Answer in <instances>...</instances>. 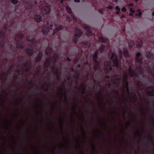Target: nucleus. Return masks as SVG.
Wrapping results in <instances>:
<instances>
[{
  "instance_id": "nucleus-29",
  "label": "nucleus",
  "mask_w": 154,
  "mask_h": 154,
  "mask_svg": "<svg viewBox=\"0 0 154 154\" xmlns=\"http://www.w3.org/2000/svg\"><path fill=\"white\" fill-rule=\"evenodd\" d=\"M107 8L109 9H112V7L111 6H109L107 7Z\"/></svg>"
},
{
  "instance_id": "nucleus-16",
  "label": "nucleus",
  "mask_w": 154,
  "mask_h": 154,
  "mask_svg": "<svg viewBox=\"0 0 154 154\" xmlns=\"http://www.w3.org/2000/svg\"><path fill=\"white\" fill-rule=\"evenodd\" d=\"M137 12L138 13V14L137 13L136 14V16L138 17H140L141 15V13L140 10H138L137 11Z\"/></svg>"
},
{
  "instance_id": "nucleus-41",
  "label": "nucleus",
  "mask_w": 154,
  "mask_h": 154,
  "mask_svg": "<svg viewBox=\"0 0 154 154\" xmlns=\"http://www.w3.org/2000/svg\"><path fill=\"white\" fill-rule=\"evenodd\" d=\"M117 0H115V2H117Z\"/></svg>"
},
{
  "instance_id": "nucleus-32",
  "label": "nucleus",
  "mask_w": 154,
  "mask_h": 154,
  "mask_svg": "<svg viewBox=\"0 0 154 154\" xmlns=\"http://www.w3.org/2000/svg\"><path fill=\"white\" fill-rule=\"evenodd\" d=\"M119 54H120V56L121 57V56H122V52L121 50L119 51Z\"/></svg>"
},
{
  "instance_id": "nucleus-36",
  "label": "nucleus",
  "mask_w": 154,
  "mask_h": 154,
  "mask_svg": "<svg viewBox=\"0 0 154 154\" xmlns=\"http://www.w3.org/2000/svg\"><path fill=\"white\" fill-rule=\"evenodd\" d=\"M120 11H118L116 13L117 14H118L119 12Z\"/></svg>"
},
{
  "instance_id": "nucleus-18",
  "label": "nucleus",
  "mask_w": 154,
  "mask_h": 154,
  "mask_svg": "<svg viewBox=\"0 0 154 154\" xmlns=\"http://www.w3.org/2000/svg\"><path fill=\"white\" fill-rule=\"evenodd\" d=\"M51 48L49 47L47 48L45 52L46 54H48L51 51Z\"/></svg>"
},
{
  "instance_id": "nucleus-12",
  "label": "nucleus",
  "mask_w": 154,
  "mask_h": 154,
  "mask_svg": "<svg viewBox=\"0 0 154 154\" xmlns=\"http://www.w3.org/2000/svg\"><path fill=\"white\" fill-rule=\"evenodd\" d=\"M140 53L139 52H138L137 53L136 55L137 57L136 58V60L139 63H141L142 62V60L141 59H139L138 57L140 55Z\"/></svg>"
},
{
  "instance_id": "nucleus-3",
  "label": "nucleus",
  "mask_w": 154,
  "mask_h": 154,
  "mask_svg": "<svg viewBox=\"0 0 154 154\" xmlns=\"http://www.w3.org/2000/svg\"><path fill=\"white\" fill-rule=\"evenodd\" d=\"M51 9L49 7H43L42 9V12L44 14H47L49 13Z\"/></svg>"
},
{
  "instance_id": "nucleus-15",
  "label": "nucleus",
  "mask_w": 154,
  "mask_h": 154,
  "mask_svg": "<svg viewBox=\"0 0 154 154\" xmlns=\"http://www.w3.org/2000/svg\"><path fill=\"white\" fill-rule=\"evenodd\" d=\"M26 53L28 54L31 55L33 53V51L31 49H28L26 50Z\"/></svg>"
},
{
  "instance_id": "nucleus-40",
  "label": "nucleus",
  "mask_w": 154,
  "mask_h": 154,
  "mask_svg": "<svg viewBox=\"0 0 154 154\" xmlns=\"http://www.w3.org/2000/svg\"><path fill=\"white\" fill-rule=\"evenodd\" d=\"M122 17H123V18H125V16H124V15H123V16H122Z\"/></svg>"
},
{
  "instance_id": "nucleus-6",
  "label": "nucleus",
  "mask_w": 154,
  "mask_h": 154,
  "mask_svg": "<svg viewBox=\"0 0 154 154\" xmlns=\"http://www.w3.org/2000/svg\"><path fill=\"white\" fill-rule=\"evenodd\" d=\"M127 74L126 73L125 75L123 77V80L124 82H125L126 85V90L128 92V82L126 80L127 78Z\"/></svg>"
},
{
  "instance_id": "nucleus-4",
  "label": "nucleus",
  "mask_w": 154,
  "mask_h": 154,
  "mask_svg": "<svg viewBox=\"0 0 154 154\" xmlns=\"http://www.w3.org/2000/svg\"><path fill=\"white\" fill-rule=\"evenodd\" d=\"M111 64V63L110 61L106 62L105 63V68L106 70H109L112 69V67Z\"/></svg>"
},
{
  "instance_id": "nucleus-46",
  "label": "nucleus",
  "mask_w": 154,
  "mask_h": 154,
  "mask_svg": "<svg viewBox=\"0 0 154 154\" xmlns=\"http://www.w3.org/2000/svg\"><path fill=\"white\" fill-rule=\"evenodd\" d=\"M79 66H80V65H78V67H79Z\"/></svg>"
},
{
  "instance_id": "nucleus-10",
  "label": "nucleus",
  "mask_w": 154,
  "mask_h": 154,
  "mask_svg": "<svg viewBox=\"0 0 154 154\" xmlns=\"http://www.w3.org/2000/svg\"><path fill=\"white\" fill-rule=\"evenodd\" d=\"M35 19L37 22H39L42 20L41 16L38 15H36L35 16Z\"/></svg>"
},
{
  "instance_id": "nucleus-9",
  "label": "nucleus",
  "mask_w": 154,
  "mask_h": 154,
  "mask_svg": "<svg viewBox=\"0 0 154 154\" xmlns=\"http://www.w3.org/2000/svg\"><path fill=\"white\" fill-rule=\"evenodd\" d=\"M49 31V29L47 27H44L42 29V32L44 34H46Z\"/></svg>"
},
{
  "instance_id": "nucleus-7",
  "label": "nucleus",
  "mask_w": 154,
  "mask_h": 154,
  "mask_svg": "<svg viewBox=\"0 0 154 154\" xmlns=\"http://www.w3.org/2000/svg\"><path fill=\"white\" fill-rule=\"evenodd\" d=\"M83 32L80 29H76L75 32V35L76 36L80 37L82 34Z\"/></svg>"
},
{
  "instance_id": "nucleus-2",
  "label": "nucleus",
  "mask_w": 154,
  "mask_h": 154,
  "mask_svg": "<svg viewBox=\"0 0 154 154\" xmlns=\"http://www.w3.org/2000/svg\"><path fill=\"white\" fill-rule=\"evenodd\" d=\"M111 58L113 60V65L112 66H115L116 67H117L118 66L117 59L115 53H113L112 54Z\"/></svg>"
},
{
  "instance_id": "nucleus-35",
  "label": "nucleus",
  "mask_w": 154,
  "mask_h": 154,
  "mask_svg": "<svg viewBox=\"0 0 154 154\" xmlns=\"http://www.w3.org/2000/svg\"><path fill=\"white\" fill-rule=\"evenodd\" d=\"M74 1L75 2H79V0H74Z\"/></svg>"
},
{
  "instance_id": "nucleus-44",
  "label": "nucleus",
  "mask_w": 154,
  "mask_h": 154,
  "mask_svg": "<svg viewBox=\"0 0 154 154\" xmlns=\"http://www.w3.org/2000/svg\"><path fill=\"white\" fill-rule=\"evenodd\" d=\"M22 37H23V35H22V36H20V38H22Z\"/></svg>"
},
{
  "instance_id": "nucleus-21",
  "label": "nucleus",
  "mask_w": 154,
  "mask_h": 154,
  "mask_svg": "<svg viewBox=\"0 0 154 154\" xmlns=\"http://www.w3.org/2000/svg\"><path fill=\"white\" fill-rule=\"evenodd\" d=\"M105 48V46L103 45H101L100 46V50L101 52L103 51V48Z\"/></svg>"
},
{
  "instance_id": "nucleus-8",
  "label": "nucleus",
  "mask_w": 154,
  "mask_h": 154,
  "mask_svg": "<svg viewBox=\"0 0 154 154\" xmlns=\"http://www.w3.org/2000/svg\"><path fill=\"white\" fill-rule=\"evenodd\" d=\"M84 28L87 32V35H91L92 34V32L91 31L89 28L88 26H85Z\"/></svg>"
},
{
  "instance_id": "nucleus-20",
  "label": "nucleus",
  "mask_w": 154,
  "mask_h": 154,
  "mask_svg": "<svg viewBox=\"0 0 154 154\" xmlns=\"http://www.w3.org/2000/svg\"><path fill=\"white\" fill-rule=\"evenodd\" d=\"M124 54L125 56H127L128 55L127 50L126 49L124 50Z\"/></svg>"
},
{
  "instance_id": "nucleus-25",
  "label": "nucleus",
  "mask_w": 154,
  "mask_h": 154,
  "mask_svg": "<svg viewBox=\"0 0 154 154\" xmlns=\"http://www.w3.org/2000/svg\"><path fill=\"white\" fill-rule=\"evenodd\" d=\"M12 2L14 4H16L17 3V0H12Z\"/></svg>"
},
{
  "instance_id": "nucleus-1",
  "label": "nucleus",
  "mask_w": 154,
  "mask_h": 154,
  "mask_svg": "<svg viewBox=\"0 0 154 154\" xmlns=\"http://www.w3.org/2000/svg\"><path fill=\"white\" fill-rule=\"evenodd\" d=\"M62 26H57L56 24H55L54 25H51V29H54V32L53 33L54 34L55 33H56L57 32H58L62 29Z\"/></svg>"
},
{
  "instance_id": "nucleus-24",
  "label": "nucleus",
  "mask_w": 154,
  "mask_h": 154,
  "mask_svg": "<svg viewBox=\"0 0 154 154\" xmlns=\"http://www.w3.org/2000/svg\"><path fill=\"white\" fill-rule=\"evenodd\" d=\"M146 55L147 57H149L151 55V52L149 51L147 52L146 53Z\"/></svg>"
},
{
  "instance_id": "nucleus-34",
  "label": "nucleus",
  "mask_w": 154,
  "mask_h": 154,
  "mask_svg": "<svg viewBox=\"0 0 154 154\" xmlns=\"http://www.w3.org/2000/svg\"><path fill=\"white\" fill-rule=\"evenodd\" d=\"M42 57V54H39V55L38 56V57H39V59H40L41 57Z\"/></svg>"
},
{
  "instance_id": "nucleus-23",
  "label": "nucleus",
  "mask_w": 154,
  "mask_h": 154,
  "mask_svg": "<svg viewBox=\"0 0 154 154\" xmlns=\"http://www.w3.org/2000/svg\"><path fill=\"white\" fill-rule=\"evenodd\" d=\"M27 41H30V42H31L32 43H34V42H36V41L35 39H31V40H30L28 38H27Z\"/></svg>"
},
{
  "instance_id": "nucleus-31",
  "label": "nucleus",
  "mask_w": 154,
  "mask_h": 154,
  "mask_svg": "<svg viewBox=\"0 0 154 154\" xmlns=\"http://www.w3.org/2000/svg\"><path fill=\"white\" fill-rule=\"evenodd\" d=\"M103 9H102L101 10H100V11H99V12L101 14H103Z\"/></svg>"
},
{
  "instance_id": "nucleus-39",
  "label": "nucleus",
  "mask_w": 154,
  "mask_h": 154,
  "mask_svg": "<svg viewBox=\"0 0 154 154\" xmlns=\"http://www.w3.org/2000/svg\"><path fill=\"white\" fill-rule=\"evenodd\" d=\"M120 82V80H119V79L118 80V84Z\"/></svg>"
},
{
  "instance_id": "nucleus-43",
  "label": "nucleus",
  "mask_w": 154,
  "mask_h": 154,
  "mask_svg": "<svg viewBox=\"0 0 154 154\" xmlns=\"http://www.w3.org/2000/svg\"><path fill=\"white\" fill-rule=\"evenodd\" d=\"M63 0L61 1V2L62 3L63 2Z\"/></svg>"
},
{
  "instance_id": "nucleus-22",
  "label": "nucleus",
  "mask_w": 154,
  "mask_h": 154,
  "mask_svg": "<svg viewBox=\"0 0 154 154\" xmlns=\"http://www.w3.org/2000/svg\"><path fill=\"white\" fill-rule=\"evenodd\" d=\"M129 45L130 46L132 47L134 44V43L132 41H130L128 43Z\"/></svg>"
},
{
  "instance_id": "nucleus-38",
  "label": "nucleus",
  "mask_w": 154,
  "mask_h": 154,
  "mask_svg": "<svg viewBox=\"0 0 154 154\" xmlns=\"http://www.w3.org/2000/svg\"><path fill=\"white\" fill-rule=\"evenodd\" d=\"M152 15H153V16H154V11H153V12H152Z\"/></svg>"
},
{
  "instance_id": "nucleus-28",
  "label": "nucleus",
  "mask_w": 154,
  "mask_h": 154,
  "mask_svg": "<svg viewBox=\"0 0 154 154\" xmlns=\"http://www.w3.org/2000/svg\"><path fill=\"white\" fill-rule=\"evenodd\" d=\"M116 10L118 11H120V9L119 8V6H116Z\"/></svg>"
},
{
  "instance_id": "nucleus-27",
  "label": "nucleus",
  "mask_w": 154,
  "mask_h": 154,
  "mask_svg": "<svg viewBox=\"0 0 154 154\" xmlns=\"http://www.w3.org/2000/svg\"><path fill=\"white\" fill-rule=\"evenodd\" d=\"M121 10L122 11L124 12H125L126 11V9L125 7L122 8Z\"/></svg>"
},
{
  "instance_id": "nucleus-42",
  "label": "nucleus",
  "mask_w": 154,
  "mask_h": 154,
  "mask_svg": "<svg viewBox=\"0 0 154 154\" xmlns=\"http://www.w3.org/2000/svg\"><path fill=\"white\" fill-rule=\"evenodd\" d=\"M68 60L69 61H70V60H69V58H68Z\"/></svg>"
},
{
  "instance_id": "nucleus-19",
  "label": "nucleus",
  "mask_w": 154,
  "mask_h": 154,
  "mask_svg": "<svg viewBox=\"0 0 154 154\" xmlns=\"http://www.w3.org/2000/svg\"><path fill=\"white\" fill-rule=\"evenodd\" d=\"M66 10L69 13H71V10L70 8L68 7V6H67L66 7Z\"/></svg>"
},
{
  "instance_id": "nucleus-33",
  "label": "nucleus",
  "mask_w": 154,
  "mask_h": 154,
  "mask_svg": "<svg viewBox=\"0 0 154 154\" xmlns=\"http://www.w3.org/2000/svg\"><path fill=\"white\" fill-rule=\"evenodd\" d=\"M129 6H133V3H131L129 5Z\"/></svg>"
},
{
  "instance_id": "nucleus-17",
  "label": "nucleus",
  "mask_w": 154,
  "mask_h": 154,
  "mask_svg": "<svg viewBox=\"0 0 154 154\" xmlns=\"http://www.w3.org/2000/svg\"><path fill=\"white\" fill-rule=\"evenodd\" d=\"M99 40L100 41L103 42H106L107 40L106 39L103 38L102 37H100Z\"/></svg>"
},
{
  "instance_id": "nucleus-5",
  "label": "nucleus",
  "mask_w": 154,
  "mask_h": 154,
  "mask_svg": "<svg viewBox=\"0 0 154 154\" xmlns=\"http://www.w3.org/2000/svg\"><path fill=\"white\" fill-rule=\"evenodd\" d=\"M97 56V54L96 52H95L93 58H94V60L95 62V66L94 68L95 69H96V66L97 65H98L99 64V63L97 62L96 59Z\"/></svg>"
},
{
  "instance_id": "nucleus-13",
  "label": "nucleus",
  "mask_w": 154,
  "mask_h": 154,
  "mask_svg": "<svg viewBox=\"0 0 154 154\" xmlns=\"http://www.w3.org/2000/svg\"><path fill=\"white\" fill-rule=\"evenodd\" d=\"M129 74L130 75L132 76L135 75V73L134 72L132 71L131 68L130 67L129 69Z\"/></svg>"
},
{
  "instance_id": "nucleus-14",
  "label": "nucleus",
  "mask_w": 154,
  "mask_h": 154,
  "mask_svg": "<svg viewBox=\"0 0 154 154\" xmlns=\"http://www.w3.org/2000/svg\"><path fill=\"white\" fill-rule=\"evenodd\" d=\"M143 69L141 67H137L136 69V70L139 74L142 72Z\"/></svg>"
},
{
  "instance_id": "nucleus-11",
  "label": "nucleus",
  "mask_w": 154,
  "mask_h": 154,
  "mask_svg": "<svg viewBox=\"0 0 154 154\" xmlns=\"http://www.w3.org/2000/svg\"><path fill=\"white\" fill-rule=\"evenodd\" d=\"M143 44V42H142L141 40H139L137 41V47L138 48H140L141 47Z\"/></svg>"
},
{
  "instance_id": "nucleus-30",
  "label": "nucleus",
  "mask_w": 154,
  "mask_h": 154,
  "mask_svg": "<svg viewBox=\"0 0 154 154\" xmlns=\"http://www.w3.org/2000/svg\"><path fill=\"white\" fill-rule=\"evenodd\" d=\"M71 17H72V18L73 19H74L75 20H76V19L74 16H73V15H72Z\"/></svg>"
},
{
  "instance_id": "nucleus-37",
  "label": "nucleus",
  "mask_w": 154,
  "mask_h": 154,
  "mask_svg": "<svg viewBox=\"0 0 154 154\" xmlns=\"http://www.w3.org/2000/svg\"><path fill=\"white\" fill-rule=\"evenodd\" d=\"M133 15V14H132L131 13H130L129 14V15H130L131 16H132Z\"/></svg>"
},
{
  "instance_id": "nucleus-26",
  "label": "nucleus",
  "mask_w": 154,
  "mask_h": 154,
  "mask_svg": "<svg viewBox=\"0 0 154 154\" xmlns=\"http://www.w3.org/2000/svg\"><path fill=\"white\" fill-rule=\"evenodd\" d=\"M130 11L131 13H133L135 12L134 10L132 8H130Z\"/></svg>"
},
{
  "instance_id": "nucleus-45",
  "label": "nucleus",
  "mask_w": 154,
  "mask_h": 154,
  "mask_svg": "<svg viewBox=\"0 0 154 154\" xmlns=\"http://www.w3.org/2000/svg\"><path fill=\"white\" fill-rule=\"evenodd\" d=\"M135 1L137 2V1H138V0H135Z\"/></svg>"
}]
</instances>
